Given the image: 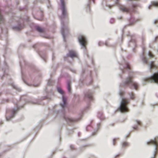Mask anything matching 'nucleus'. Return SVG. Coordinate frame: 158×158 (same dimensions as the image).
Instances as JSON below:
<instances>
[{
    "label": "nucleus",
    "instance_id": "6ab92c4d",
    "mask_svg": "<svg viewBox=\"0 0 158 158\" xmlns=\"http://www.w3.org/2000/svg\"><path fill=\"white\" fill-rule=\"evenodd\" d=\"M129 95L130 96V98L131 99H133L134 98V95L133 94L131 93H129Z\"/></svg>",
    "mask_w": 158,
    "mask_h": 158
},
{
    "label": "nucleus",
    "instance_id": "f03ea898",
    "mask_svg": "<svg viewBox=\"0 0 158 158\" xmlns=\"http://www.w3.org/2000/svg\"><path fill=\"white\" fill-rule=\"evenodd\" d=\"M158 138L154 139H153L149 140L147 142V144H151L154 147V151L152 157L153 158L155 156L156 152L157 150H158Z\"/></svg>",
    "mask_w": 158,
    "mask_h": 158
},
{
    "label": "nucleus",
    "instance_id": "f3484780",
    "mask_svg": "<svg viewBox=\"0 0 158 158\" xmlns=\"http://www.w3.org/2000/svg\"><path fill=\"white\" fill-rule=\"evenodd\" d=\"M68 89L69 92H71V88L69 84V83L68 82Z\"/></svg>",
    "mask_w": 158,
    "mask_h": 158
},
{
    "label": "nucleus",
    "instance_id": "2eb2a0df",
    "mask_svg": "<svg viewBox=\"0 0 158 158\" xmlns=\"http://www.w3.org/2000/svg\"><path fill=\"white\" fill-rule=\"evenodd\" d=\"M152 5L155 6H158V2H153L152 3Z\"/></svg>",
    "mask_w": 158,
    "mask_h": 158
},
{
    "label": "nucleus",
    "instance_id": "a878e982",
    "mask_svg": "<svg viewBox=\"0 0 158 158\" xmlns=\"http://www.w3.org/2000/svg\"><path fill=\"white\" fill-rule=\"evenodd\" d=\"M114 140H115V139H114L113 140V143L114 144Z\"/></svg>",
    "mask_w": 158,
    "mask_h": 158
},
{
    "label": "nucleus",
    "instance_id": "1a4fd4ad",
    "mask_svg": "<svg viewBox=\"0 0 158 158\" xmlns=\"http://www.w3.org/2000/svg\"><path fill=\"white\" fill-rule=\"evenodd\" d=\"M76 56V55L75 52L73 51H70L67 55L68 56H69L72 58H73L74 57H75Z\"/></svg>",
    "mask_w": 158,
    "mask_h": 158
},
{
    "label": "nucleus",
    "instance_id": "4468645a",
    "mask_svg": "<svg viewBox=\"0 0 158 158\" xmlns=\"http://www.w3.org/2000/svg\"><path fill=\"white\" fill-rule=\"evenodd\" d=\"M36 29L40 32H42L43 31V29L39 27H36Z\"/></svg>",
    "mask_w": 158,
    "mask_h": 158
},
{
    "label": "nucleus",
    "instance_id": "5701e85b",
    "mask_svg": "<svg viewBox=\"0 0 158 158\" xmlns=\"http://www.w3.org/2000/svg\"><path fill=\"white\" fill-rule=\"evenodd\" d=\"M121 10H122V11H127L126 9L125 8H121Z\"/></svg>",
    "mask_w": 158,
    "mask_h": 158
},
{
    "label": "nucleus",
    "instance_id": "dca6fc26",
    "mask_svg": "<svg viewBox=\"0 0 158 158\" xmlns=\"http://www.w3.org/2000/svg\"><path fill=\"white\" fill-rule=\"evenodd\" d=\"M142 58L143 60L144 61V63H146L148 59L147 58H146L144 57L142 55Z\"/></svg>",
    "mask_w": 158,
    "mask_h": 158
},
{
    "label": "nucleus",
    "instance_id": "9d476101",
    "mask_svg": "<svg viewBox=\"0 0 158 158\" xmlns=\"http://www.w3.org/2000/svg\"><path fill=\"white\" fill-rule=\"evenodd\" d=\"M16 109H14L12 112V114L11 116L9 117H7L6 118V119L7 121H9L10 120V118H12L13 116H14V114L15 112L16 111Z\"/></svg>",
    "mask_w": 158,
    "mask_h": 158
},
{
    "label": "nucleus",
    "instance_id": "0eeeda50",
    "mask_svg": "<svg viewBox=\"0 0 158 158\" xmlns=\"http://www.w3.org/2000/svg\"><path fill=\"white\" fill-rule=\"evenodd\" d=\"M68 28L66 26H62L61 28V33L64 40L65 39L64 33L68 31Z\"/></svg>",
    "mask_w": 158,
    "mask_h": 158
},
{
    "label": "nucleus",
    "instance_id": "aec40b11",
    "mask_svg": "<svg viewBox=\"0 0 158 158\" xmlns=\"http://www.w3.org/2000/svg\"><path fill=\"white\" fill-rule=\"evenodd\" d=\"M13 87L15 89H17V90H18V91L20 90V89H20L17 86H16V85H13Z\"/></svg>",
    "mask_w": 158,
    "mask_h": 158
},
{
    "label": "nucleus",
    "instance_id": "4be33fe9",
    "mask_svg": "<svg viewBox=\"0 0 158 158\" xmlns=\"http://www.w3.org/2000/svg\"><path fill=\"white\" fill-rule=\"evenodd\" d=\"M13 28L14 29L17 30H19L20 29V28L19 27L17 26L14 27Z\"/></svg>",
    "mask_w": 158,
    "mask_h": 158
},
{
    "label": "nucleus",
    "instance_id": "20e7f679",
    "mask_svg": "<svg viewBox=\"0 0 158 158\" xmlns=\"http://www.w3.org/2000/svg\"><path fill=\"white\" fill-rule=\"evenodd\" d=\"M128 83H131L133 88L135 89H136L137 88V84L135 82L133 81L130 77H128L123 83L122 84V85L125 87L126 85Z\"/></svg>",
    "mask_w": 158,
    "mask_h": 158
},
{
    "label": "nucleus",
    "instance_id": "f257e3e1",
    "mask_svg": "<svg viewBox=\"0 0 158 158\" xmlns=\"http://www.w3.org/2000/svg\"><path fill=\"white\" fill-rule=\"evenodd\" d=\"M122 94V93L120 91L119 94L121 97V101L119 105V110L121 112H126L128 111L127 104L129 101L125 98L121 96Z\"/></svg>",
    "mask_w": 158,
    "mask_h": 158
},
{
    "label": "nucleus",
    "instance_id": "39448f33",
    "mask_svg": "<svg viewBox=\"0 0 158 158\" xmlns=\"http://www.w3.org/2000/svg\"><path fill=\"white\" fill-rule=\"evenodd\" d=\"M86 40L85 37L83 35H80L78 37V41L81 47L84 49H85V44Z\"/></svg>",
    "mask_w": 158,
    "mask_h": 158
},
{
    "label": "nucleus",
    "instance_id": "9b49d317",
    "mask_svg": "<svg viewBox=\"0 0 158 158\" xmlns=\"http://www.w3.org/2000/svg\"><path fill=\"white\" fill-rule=\"evenodd\" d=\"M149 67L150 69L152 68H156V67L155 65L154 64V62L153 61H151L150 64H149Z\"/></svg>",
    "mask_w": 158,
    "mask_h": 158
},
{
    "label": "nucleus",
    "instance_id": "cd10ccee",
    "mask_svg": "<svg viewBox=\"0 0 158 158\" xmlns=\"http://www.w3.org/2000/svg\"><path fill=\"white\" fill-rule=\"evenodd\" d=\"M150 6H148V8L149 9V8H150Z\"/></svg>",
    "mask_w": 158,
    "mask_h": 158
},
{
    "label": "nucleus",
    "instance_id": "f8f14e48",
    "mask_svg": "<svg viewBox=\"0 0 158 158\" xmlns=\"http://www.w3.org/2000/svg\"><path fill=\"white\" fill-rule=\"evenodd\" d=\"M140 122L136 120L135 121V124L134 126L133 127L134 129H135L136 128V127L139 124Z\"/></svg>",
    "mask_w": 158,
    "mask_h": 158
},
{
    "label": "nucleus",
    "instance_id": "bb28decb",
    "mask_svg": "<svg viewBox=\"0 0 158 158\" xmlns=\"http://www.w3.org/2000/svg\"><path fill=\"white\" fill-rule=\"evenodd\" d=\"M157 37H155V40H156V39L157 38Z\"/></svg>",
    "mask_w": 158,
    "mask_h": 158
},
{
    "label": "nucleus",
    "instance_id": "a211bd4d",
    "mask_svg": "<svg viewBox=\"0 0 158 158\" xmlns=\"http://www.w3.org/2000/svg\"><path fill=\"white\" fill-rule=\"evenodd\" d=\"M128 145V143L126 142H124L122 143V146L123 147H125Z\"/></svg>",
    "mask_w": 158,
    "mask_h": 158
},
{
    "label": "nucleus",
    "instance_id": "423d86ee",
    "mask_svg": "<svg viewBox=\"0 0 158 158\" xmlns=\"http://www.w3.org/2000/svg\"><path fill=\"white\" fill-rule=\"evenodd\" d=\"M61 6L62 7V15L64 16L66 13V11L65 8L66 5L63 1V0H60Z\"/></svg>",
    "mask_w": 158,
    "mask_h": 158
},
{
    "label": "nucleus",
    "instance_id": "412c9836",
    "mask_svg": "<svg viewBox=\"0 0 158 158\" xmlns=\"http://www.w3.org/2000/svg\"><path fill=\"white\" fill-rule=\"evenodd\" d=\"M148 55L149 56V57L150 58H152L153 57V55L150 52H148Z\"/></svg>",
    "mask_w": 158,
    "mask_h": 158
},
{
    "label": "nucleus",
    "instance_id": "7ed1b4c3",
    "mask_svg": "<svg viewBox=\"0 0 158 158\" xmlns=\"http://www.w3.org/2000/svg\"><path fill=\"white\" fill-rule=\"evenodd\" d=\"M146 81L153 82L158 84V72L153 74L150 77L145 79Z\"/></svg>",
    "mask_w": 158,
    "mask_h": 158
},
{
    "label": "nucleus",
    "instance_id": "ddd939ff",
    "mask_svg": "<svg viewBox=\"0 0 158 158\" xmlns=\"http://www.w3.org/2000/svg\"><path fill=\"white\" fill-rule=\"evenodd\" d=\"M57 90L58 93H60L61 94L63 95L64 94L63 91L60 88L58 87L57 88Z\"/></svg>",
    "mask_w": 158,
    "mask_h": 158
},
{
    "label": "nucleus",
    "instance_id": "393cba45",
    "mask_svg": "<svg viewBox=\"0 0 158 158\" xmlns=\"http://www.w3.org/2000/svg\"><path fill=\"white\" fill-rule=\"evenodd\" d=\"M126 66H127V68H128V69H129V66H128V65H126Z\"/></svg>",
    "mask_w": 158,
    "mask_h": 158
},
{
    "label": "nucleus",
    "instance_id": "6e6552de",
    "mask_svg": "<svg viewBox=\"0 0 158 158\" xmlns=\"http://www.w3.org/2000/svg\"><path fill=\"white\" fill-rule=\"evenodd\" d=\"M62 100L63 102L60 104V105L62 108H63L67 105L66 102L67 98L65 97H62Z\"/></svg>",
    "mask_w": 158,
    "mask_h": 158
},
{
    "label": "nucleus",
    "instance_id": "b1692460",
    "mask_svg": "<svg viewBox=\"0 0 158 158\" xmlns=\"http://www.w3.org/2000/svg\"><path fill=\"white\" fill-rule=\"evenodd\" d=\"M157 20H155L154 21V23H156L157 22Z\"/></svg>",
    "mask_w": 158,
    "mask_h": 158
}]
</instances>
